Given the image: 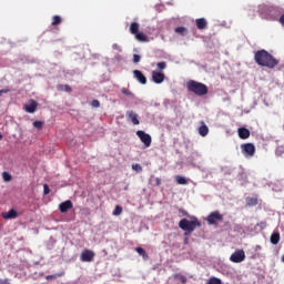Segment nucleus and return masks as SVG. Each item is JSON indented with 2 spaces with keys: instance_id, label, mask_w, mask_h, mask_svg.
<instances>
[{
  "instance_id": "1",
  "label": "nucleus",
  "mask_w": 284,
  "mask_h": 284,
  "mask_svg": "<svg viewBox=\"0 0 284 284\" xmlns=\"http://www.w3.org/2000/svg\"><path fill=\"white\" fill-rule=\"evenodd\" d=\"M254 61L261 68H268V70H274L278 65V59L274 58L265 49H261L254 53Z\"/></svg>"
},
{
  "instance_id": "2",
  "label": "nucleus",
  "mask_w": 284,
  "mask_h": 284,
  "mask_svg": "<svg viewBox=\"0 0 284 284\" xmlns=\"http://www.w3.org/2000/svg\"><path fill=\"white\" fill-rule=\"evenodd\" d=\"M196 227H201V221H199L196 216H191V221L187 219H182L179 222V229L185 232V236H187V234H192Z\"/></svg>"
},
{
  "instance_id": "3",
  "label": "nucleus",
  "mask_w": 284,
  "mask_h": 284,
  "mask_svg": "<svg viewBox=\"0 0 284 284\" xmlns=\"http://www.w3.org/2000/svg\"><path fill=\"white\" fill-rule=\"evenodd\" d=\"M186 89L189 92H192L193 94H196V97H205L210 90L207 89V85L197 82L195 80H190L186 83Z\"/></svg>"
},
{
  "instance_id": "4",
  "label": "nucleus",
  "mask_w": 284,
  "mask_h": 284,
  "mask_svg": "<svg viewBox=\"0 0 284 284\" xmlns=\"http://www.w3.org/2000/svg\"><path fill=\"white\" fill-rule=\"evenodd\" d=\"M262 14L267 21H278L281 14H283V8L281 7H263Z\"/></svg>"
},
{
  "instance_id": "5",
  "label": "nucleus",
  "mask_w": 284,
  "mask_h": 284,
  "mask_svg": "<svg viewBox=\"0 0 284 284\" xmlns=\"http://www.w3.org/2000/svg\"><path fill=\"white\" fill-rule=\"evenodd\" d=\"M95 256L97 254L94 253V251L85 248L81 252L80 260L82 261V263H92Z\"/></svg>"
},
{
  "instance_id": "6",
  "label": "nucleus",
  "mask_w": 284,
  "mask_h": 284,
  "mask_svg": "<svg viewBox=\"0 0 284 284\" xmlns=\"http://www.w3.org/2000/svg\"><path fill=\"white\" fill-rule=\"evenodd\" d=\"M241 150L245 156H254L256 154V146L253 143L241 144Z\"/></svg>"
},
{
  "instance_id": "7",
  "label": "nucleus",
  "mask_w": 284,
  "mask_h": 284,
  "mask_svg": "<svg viewBox=\"0 0 284 284\" xmlns=\"http://www.w3.org/2000/svg\"><path fill=\"white\" fill-rule=\"evenodd\" d=\"M230 261L232 263H243L245 261V251L243 250H237L235 251L231 256Z\"/></svg>"
},
{
  "instance_id": "8",
  "label": "nucleus",
  "mask_w": 284,
  "mask_h": 284,
  "mask_svg": "<svg viewBox=\"0 0 284 284\" xmlns=\"http://www.w3.org/2000/svg\"><path fill=\"white\" fill-rule=\"evenodd\" d=\"M136 136H139L140 141H142L145 148H150L152 145V136L144 131H136Z\"/></svg>"
},
{
  "instance_id": "9",
  "label": "nucleus",
  "mask_w": 284,
  "mask_h": 284,
  "mask_svg": "<svg viewBox=\"0 0 284 284\" xmlns=\"http://www.w3.org/2000/svg\"><path fill=\"white\" fill-rule=\"evenodd\" d=\"M206 221L209 225H216L219 221H223V216L219 211H214L206 217Z\"/></svg>"
},
{
  "instance_id": "10",
  "label": "nucleus",
  "mask_w": 284,
  "mask_h": 284,
  "mask_svg": "<svg viewBox=\"0 0 284 284\" xmlns=\"http://www.w3.org/2000/svg\"><path fill=\"white\" fill-rule=\"evenodd\" d=\"M152 81L158 85H161L165 81V73L161 71H152Z\"/></svg>"
},
{
  "instance_id": "11",
  "label": "nucleus",
  "mask_w": 284,
  "mask_h": 284,
  "mask_svg": "<svg viewBox=\"0 0 284 284\" xmlns=\"http://www.w3.org/2000/svg\"><path fill=\"white\" fill-rule=\"evenodd\" d=\"M133 77L142 85H145V83H148V78L143 74V72H141V70H134L133 71Z\"/></svg>"
},
{
  "instance_id": "12",
  "label": "nucleus",
  "mask_w": 284,
  "mask_h": 284,
  "mask_svg": "<svg viewBox=\"0 0 284 284\" xmlns=\"http://www.w3.org/2000/svg\"><path fill=\"white\" fill-rule=\"evenodd\" d=\"M38 105H39V103H37V101L30 100V102L24 105V110L29 114H34V112H37Z\"/></svg>"
},
{
  "instance_id": "13",
  "label": "nucleus",
  "mask_w": 284,
  "mask_h": 284,
  "mask_svg": "<svg viewBox=\"0 0 284 284\" xmlns=\"http://www.w3.org/2000/svg\"><path fill=\"white\" fill-rule=\"evenodd\" d=\"M72 207H73V204H72V201L70 200H67L59 204V210L62 214H65V212H68L69 210H72Z\"/></svg>"
},
{
  "instance_id": "14",
  "label": "nucleus",
  "mask_w": 284,
  "mask_h": 284,
  "mask_svg": "<svg viewBox=\"0 0 284 284\" xmlns=\"http://www.w3.org/2000/svg\"><path fill=\"white\" fill-rule=\"evenodd\" d=\"M126 116L132 121L133 125H139V123H141L139 121V115L134 113V111H128Z\"/></svg>"
},
{
  "instance_id": "15",
  "label": "nucleus",
  "mask_w": 284,
  "mask_h": 284,
  "mask_svg": "<svg viewBox=\"0 0 284 284\" xmlns=\"http://www.w3.org/2000/svg\"><path fill=\"white\" fill-rule=\"evenodd\" d=\"M19 216V213H17V210L11 209L9 212L2 213V219L10 220V219H17Z\"/></svg>"
},
{
  "instance_id": "16",
  "label": "nucleus",
  "mask_w": 284,
  "mask_h": 284,
  "mask_svg": "<svg viewBox=\"0 0 284 284\" xmlns=\"http://www.w3.org/2000/svg\"><path fill=\"white\" fill-rule=\"evenodd\" d=\"M197 30H205L207 28V20L205 18H199L195 20Z\"/></svg>"
},
{
  "instance_id": "17",
  "label": "nucleus",
  "mask_w": 284,
  "mask_h": 284,
  "mask_svg": "<svg viewBox=\"0 0 284 284\" xmlns=\"http://www.w3.org/2000/svg\"><path fill=\"white\" fill-rule=\"evenodd\" d=\"M237 134L242 140H245L250 136V129L247 128H240L237 130Z\"/></svg>"
},
{
  "instance_id": "18",
  "label": "nucleus",
  "mask_w": 284,
  "mask_h": 284,
  "mask_svg": "<svg viewBox=\"0 0 284 284\" xmlns=\"http://www.w3.org/2000/svg\"><path fill=\"white\" fill-rule=\"evenodd\" d=\"M209 133H210V128L205 125V122H202V125L199 128L200 136H207Z\"/></svg>"
},
{
  "instance_id": "19",
  "label": "nucleus",
  "mask_w": 284,
  "mask_h": 284,
  "mask_svg": "<svg viewBox=\"0 0 284 284\" xmlns=\"http://www.w3.org/2000/svg\"><path fill=\"white\" fill-rule=\"evenodd\" d=\"M175 182L178 183V185H187V183H190V181L185 176H182V175H176Z\"/></svg>"
},
{
  "instance_id": "20",
  "label": "nucleus",
  "mask_w": 284,
  "mask_h": 284,
  "mask_svg": "<svg viewBox=\"0 0 284 284\" xmlns=\"http://www.w3.org/2000/svg\"><path fill=\"white\" fill-rule=\"evenodd\" d=\"M61 276H65V272H60V273H55V274H52V275H47L45 278L47 281H54L57 278H61Z\"/></svg>"
},
{
  "instance_id": "21",
  "label": "nucleus",
  "mask_w": 284,
  "mask_h": 284,
  "mask_svg": "<svg viewBox=\"0 0 284 284\" xmlns=\"http://www.w3.org/2000/svg\"><path fill=\"white\" fill-rule=\"evenodd\" d=\"M174 32L176 34H180V37H185L187 34V28L185 27H178L174 29Z\"/></svg>"
},
{
  "instance_id": "22",
  "label": "nucleus",
  "mask_w": 284,
  "mask_h": 284,
  "mask_svg": "<svg viewBox=\"0 0 284 284\" xmlns=\"http://www.w3.org/2000/svg\"><path fill=\"white\" fill-rule=\"evenodd\" d=\"M57 90H59V92H72V87L68 84H58Z\"/></svg>"
},
{
  "instance_id": "23",
  "label": "nucleus",
  "mask_w": 284,
  "mask_h": 284,
  "mask_svg": "<svg viewBox=\"0 0 284 284\" xmlns=\"http://www.w3.org/2000/svg\"><path fill=\"white\" fill-rule=\"evenodd\" d=\"M281 241V234L280 233H273L271 235V243L273 245H278V242Z\"/></svg>"
},
{
  "instance_id": "24",
  "label": "nucleus",
  "mask_w": 284,
  "mask_h": 284,
  "mask_svg": "<svg viewBox=\"0 0 284 284\" xmlns=\"http://www.w3.org/2000/svg\"><path fill=\"white\" fill-rule=\"evenodd\" d=\"M246 204L250 207H254L255 205H258V199H256V197H247L246 199Z\"/></svg>"
},
{
  "instance_id": "25",
  "label": "nucleus",
  "mask_w": 284,
  "mask_h": 284,
  "mask_svg": "<svg viewBox=\"0 0 284 284\" xmlns=\"http://www.w3.org/2000/svg\"><path fill=\"white\" fill-rule=\"evenodd\" d=\"M139 28H140V26H139L138 22H132L131 26H130L131 34H134V36L138 34Z\"/></svg>"
},
{
  "instance_id": "26",
  "label": "nucleus",
  "mask_w": 284,
  "mask_h": 284,
  "mask_svg": "<svg viewBox=\"0 0 284 284\" xmlns=\"http://www.w3.org/2000/svg\"><path fill=\"white\" fill-rule=\"evenodd\" d=\"M62 21L63 20L61 19V16H53L52 17L51 26H61Z\"/></svg>"
},
{
  "instance_id": "27",
  "label": "nucleus",
  "mask_w": 284,
  "mask_h": 284,
  "mask_svg": "<svg viewBox=\"0 0 284 284\" xmlns=\"http://www.w3.org/2000/svg\"><path fill=\"white\" fill-rule=\"evenodd\" d=\"M135 252H138V254H140V256H142V258L148 260V253L143 250V247H136Z\"/></svg>"
},
{
  "instance_id": "28",
  "label": "nucleus",
  "mask_w": 284,
  "mask_h": 284,
  "mask_svg": "<svg viewBox=\"0 0 284 284\" xmlns=\"http://www.w3.org/2000/svg\"><path fill=\"white\" fill-rule=\"evenodd\" d=\"M135 39L138 40V41H148V36H145L144 33H141V32H136L135 33Z\"/></svg>"
},
{
  "instance_id": "29",
  "label": "nucleus",
  "mask_w": 284,
  "mask_h": 284,
  "mask_svg": "<svg viewBox=\"0 0 284 284\" xmlns=\"http://www.w3.org/2000/svg\"><path fill=\"white\" fill-rule=\"evenodd\" d=\"M2 179L6 183H10V181H12V175L8 172H2Z\"/></svg>"
},
{
  "instance_id": "30",
  "label": "nucleus",
  "mask_w": 284,
  "mask_h": 284,
  "mask_svg": "<svg viewBox=\"0 0 284 284\" xmlns=\"http://www.w3.org/2000/svg\"><path fill=\"white\" fill-rule=\"evenodd\" d=\"M122 213H123V207H121V205H116L113 211V216H121Z\"/></svg>"
},
{
  "instance_id": "31",
  "label": "nucleus",
  "mask_w": 284,
  "mask_h": 284,
  "mask_svg": "<svg viewBox=\"0 0 284 284\" xmlns=\"http://www.w3.org/2000/svg\"><path fill=\"white\" fill-rule=\"evenodd\" d=\"M174 278H176L178 281L182 282L183 284L187 283V277H185L184 275L174 274Z\"/></svg>"
},
{
  "instance_id": "32",
  "label": "nucleus",
  "mask_w": 284,
  "mask_h": 284,
  "mask_svg": "<svg viewBox=\"0 0 284 284\" xmlns=\"http://www.w3.org/2000/svg\"><path fill=\"white\" fill-rule=\"evenodd\" d=\"M207 284H222V282L219 277H211L209 278Z\"/></svg>"
},
{
  "instance_id": "33",
  "label": "nucleus",
  "mask_w": 284,
  "mask_h": 284,
  "mask_svg": "<svg viewBox=\"0 0 284 284\" xmlns=\"http://www.w3.org/2000/svg\"><path fill=\"white\" fill-rule=\"evenodd\" d=\"M122 94H124L125 97H134V93H132V91H130L129 89L122 88L121 89Z\"/></svg>"
},
{
  "instance_id": "34",
  "label": "nucleus",
  "mask_w": 284,
  "mask_h": 284,
  "mask_svg": "<svg viewBox=\"0 0 284 284\" xmlns=\"http://www.w3.org/2000/svg\"><path fill=\"white\" fill-rule=\"evenodd\" d=\"M156 68L159 70H165V68H168V63L165 61H162V62H158L156 63Z\"/></svg>"
},
{
  "instance_id": "35",
  "label": "nucleus",
  "mask_w": 284,
  "mask_h": 284,
  "mask_svg": "<svg viewBox=\"0 0 284 284\" xmlns=\"http://www.w3.org/2000/svg\"><path fill=\"white\" fill-rule=\"evenodd\" d=\"M33 128H36L37 130H41L43 128V122L34 121L33 122Z\"/></svg>"
},
{
  "instance_id": "36",
  "label": "nucleus",
  "mask_w": 284,
  "mask_h": 284,
  "mask_svg": "<svg viewBox=\"0 0 284 284\" xmlns=\"http://www.w3.org/2000/svg\"><path fill=\"white\" fill-rule=\"evenodd\" d=\"M132 170L135 172H143V166H141V164H132Z\"/></svg>"
},
{
  "instance_id": "37",
  "label": "nucleus",
  "mask_w": 284,
  "mask_h": 284,
  "mask_svg": "<svg viewBox=\"0 0 284 284\" xmlns=\"http://www.w3.org/2000/svg\"><path fill=\"white\" fill-rule=\"evenodd\" d=\"M91 105H92V108H101V102H99V100H93L91 102Z\"/></svg>"
},
{
  "instance_id": "38",
  "label": "nucleus",
  "mask_w": 284,
  "mask_h": 284,
  "mask_svg": "<svg viewBox=\"0 0 284 284\" xmlns=\"http://www.w3.org/2000/svg\"><path fill=\"white\" fill-rule=\"evenodd\" d=\"M278 23H281V26H284V11L282 10V14L277 18Z\"/></svg>"
},
{
  "instance_id": "39",
  "label": "nucleus",
  "mask_w": 284,
  "mask_h": 284,
  "mask_svg": "<svg viewBox=\"0 0 284 284\" xmlns=\"http://www.w3.org/2000/svg\"><path fill=\"white\" fill-rule=\"evenodd\" d=\"M43 194L47 196V194H50V186L48 184L43 185Z\"/></svg>"
},
{
  "instance_id": "40",
  "label": "nucleus",
  "mask_w": 284,
  "mask_h": 284,
  "mask_svg": "<svg viewBox=\"0 0 284 284\" xmlns=\"http://www.w3.org/2000/svg\"><path fill=\"white\" fill-rule=\"evenodd\" d=\"M141 61V55L133 54V63H139Z\"/></svg>"
},
{
  "instance_id": "41",
  "label": "nucleus",
  "mask_w": 284,
  "mask_h": 284,
  "mask_svg": "<svg viewBox=\"0 0 284 284\" xmlns=\"http://www.w3.org/2000/svg\"><path fill=\"white\" fill-rule=\"evenodd\" d=\"M179 213L183 214V216H190V213H187V211H185L184 209H179Z\"/></svg>"
},
{
  "instance_id": "42",
  "label": "nucleus",
  "mask_w": 284,
  "mask_h": 284,
  "mask_svg": "<svg viewBox=\"0 0 284 284\" xmlns=\"http://www.w3.org/2000/svg\"><path fill=\"white\" fill-rule=\"evenodd\" d=\"M8 92H10V89L0 90V97H2L3 94H8Z\"/></svg>"
},
{
  "instance_id": "43",
  "label": "nucleus",
  "mask_w": 284,
  "mask_h": 284,
  "mask_svg": "<svg viewBox=\"0 0 284 284\" xmlns=\"http://www.w3.org/2000/svg\"><path fill=\"white\" fill-rule=\"evenodd\" d=\"M0 284H11V283L8 278H6V280L0 278Z\"/></svg>"
},
{
  "instance_id": "44",
  "label": "nucleus",
  "mask_w": 284,
  "mask_h": 284,
  "mask_svg": "<svg viewBox=\"0 0 284 284\" xmlns=\"http://www.w3.org/2000/svg\"><path fill=\"white\" fill-rule=\"evenodd\" d=\"M155 185H158V186L161 185V179L160 178L155 179Z\"/></svg>"
},
{
  "instance_id": "45",
  "label": "nucleus",
  "mask_w": 284,
  "mask_h": 284,
  "mask_svg": "<svg viewBox=\"0 0 284 284\" xmlns=\"http://www.w3.org/2000/svg\"><path fill=\"white\" fill-rule=\"evenodd\" d=\"M256 250H262L261 245H257V246H256Z\"/></svg>"
},
{
  "instance_id": "46",
  "label": "nucleus",
  "mask_w": 284,
  "mask_h": 284,
  "mask_svg": "<svg viewBox=\"0 0 284 284\" xmlns=\"http://www.w3.org/2000/svg\"><path fill=\"white\" fill-rule=\"evenodd\" d=\"M3 139V135L2 134H0V141Z\"/></svg>"
},
{
  "instance_id": "47",
  "label": "nucleus",
  "mask_w": 284,
  "mask_h": 284,
  "mask_svg": "<svg viewBox=\"0 0 284 284\" xmlns=\"http://www.w3.org/2000/svg\"><path fill=\"white\" fill-rule=\"evenodd\" d=\"M282 263H284V255L282 256Z\"/></svg>"
},
{
  "instance_id": "48",
  "label": "nucleus",
  "mask_w": 284,
  "mask_h": 284,
  "mask_svg": "<svg viewBox=\"0 0 284 284\" xmlns=\"http://www.w3.org/2000/svg\"><path fill=\"white\" fill-rule=\"evenodd\" d=\"M185 243H187V239H185Z\"/></svg>"
}]
</instances>
